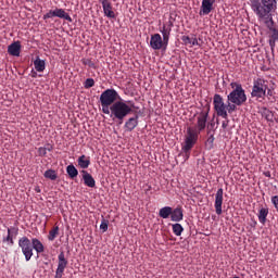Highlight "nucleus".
<instances>
[{
    "mask_svg": "<svg viewBox=\"0 0 278 278\" xmlns=\"http://www.w3.org/2000/svg\"><path fill=\"white\" fill-rule=\"evenodd\" d=\"M98 1H100V3H102V7H103V2L104 1H110V0H98Z\"/></svg>",
    "mask_w": 278,
    "mask_h": 278,
    "instance_id": "obj_43",
    "label": "nucleus"
},
{
    "mask_svg": "<svg viewBox=\"0 0 278 278\" xmlns=\"http://www.w3.org/2000/svg\"><path fill=\"white\" fill-rule=\"evenodd\" d=\"M257 216H258V222L262 225H266V218L268 217V207H261Z\"/></svg>",
    "mask_w": 278,
    "mask_h": 278,
    "instance_id": "obj_24",
    "label": "nucleus"
},
{
    "mask_svg": "<svg viewBox=\"0 0 278 278\" xmlns=\"http://www.w3.org/2000/svg\"><path fill=\"white\" fill-rule=\"evenodd\" d=\"M277 8V0H253L252 10L258 17V21L264 23L269 29V47L274 52L276 43L278 42V29L275 28V22L273 21V10Z\"/></svg>",
    "mask_w": 278,
    "mask_h": 278,
    "instance_id": "obj_1",
    "label": "nucleus"
},
{
    "mask_svg": "<svg viewBox=\"0 0 278 278\" xmlns=\"http://www.w3.org/2000/svg\"><path fill=\"white\" fill-rule=\"evenodd\" d=\"M147 190H151V186H148V189Z\"/></svg>",
    "mask_w": 278,
    "mask_h": 278,
    "instance_id": "obj_47",
    "label": "nucleus"
},
{
    "mask_svg": "<svg viewBox=\"0 0 278 278\" xmlns=\"http://www.w3.org/2000/svg\"><path fill=\"white\" fill-rule=\"evenodd\" d=\"M109 112L113 121H117L118 125H123V121H125V118L131 114L132 110L127 103L116 101L110 106Z\"/></svg>",
    "mask_w": 278,
    "mask_h": 278,
    "instance_id": "obj_3",
    "label": "nucleus"
},
{
    "mask_svg": "<svg viewBox=\"0 0 278 278\" xmlns=\"http://www.w3.org/2000/svg\"><path fill=\"white\" fill-rule=\"evenodd\" d=\"M31 244H33V251L36 250V253L38 254L45 253V244H42L41 241H39L36 238H33Z\"/></svg>",
    "mask_w": 278,
    "mask_h": 278,
    "instance_id": "obj_22",
    "label": "nucleus"
},
{
    "mask_svg": "<svg viewBox=\"0 0 278 278\" xmlns=\"http://www.w3.org/2000/svg\"><path fill=\"white\" fill-rule=\"evenodd\" d=\"M66 173L70 177V179H75L77 175H79V170H77V167L75 165L71 164L66 167Z\"/></svg>",
    "mask_w": 278,
    "mask_h": 278,
    "instance_id": "obj_26",
    "label": "nucleus"
},
{
    "mask_svg": "<svg viewBox=\"0 0 278 278\" xmlns=\"http://www.w3.org/2000/svg\"><path fill=\"white\" fill-rule=\"evenodd\" d=\"M170 31H173V22H168L167 26L163 25V29L161 30L165 47H168V40L170 38Z\"/></svg>",
    "mask_w": 278,
    "mask_h": 278,
    "instance_id": "obj_14",
    "label": "nucleus"
},
{
    "mask_svg": "<svg viewBox=\"0 0 278 278\" xmlns=\"http://www.w3.org/2000/svg\"><path fill=\"white\" fill-rule=\"evenodd\" d=\"M60 236V227L59 226H54L48 235V240L50 242H53V240H55L58 237Z\"/></svg>",
    "mask_w": 278,
    "mask_h": 278,
    "instance_id": "obj_27",
    "label": "nucleus"
},
{
    "mask_svg": "<svg viewBox=\"0 0 278 278\" xmlns=\"http://www.w3.org/2000/svg\"><path fill=\"white\" fill-rule=\"evenodd\" d=\"M35 191L38 192V193H40V192H41L40 187H36V188H35Z\"/></svg>",
    "mask_w": 278,
    "mask_h": 278,
    "instance_id": "obj_41",
    "label": "nucleus"
},
{
    "mask_svg": "<svg viewBox=\"0 0 278 278\" xmlns=\"http://www.w3.org/2000/svg\"><path fill=\"white\" fill-rule=\"evenodd\" d=\"M210 113L207 111H202L199 116L197 124L193 126L187 127V132L185 135V140L181 143V152L185 157V161L190 160V153L194 149V144L199 142V134L205 129L207 126V117Z\"/></svg>",
    "mask_w": 278,
    "mask_h": 278,
    "instance_id": "obj_2",
    "label": "nucleus"
},
{
    "mask_svg": "<svg viewBox=\"0 0 278 278\" xmlns=\"http://www.w3.org/2000/svg\"><path fill=\"white\" fill-rule=\"evenodd\" d=\"M102 8H103L104 16H106L108 18H116V13H114V8L112 7V2L104 1Z\"/></svg>",
    "mask_w": 278,
    "mask_h": 278,
    "instance_id": "obj_16",
    "label": "nucleus"
},
{
    "mask_svg": "<svg viewBox=\"0 0 278 278\" xmlns=\"http://www.w3.org/2000/svg\"><path fill=\"white\" fill-rule=\"evenodd\" d=\"M34 66L37 73H43L45 68H47V63L45 62V60H41L40 56H37L34 61Z\"/></svg>",
    "mask_w": 278,
    "mask_h": 278,
    "instance_id": "obj_20",
    "label": "nucleus"
},
{
    "mask_svg": "<svg viewBox=\"0 0 278 278\" xmlns=\"http://www.w3.org/2000/svg\"><path fill=\"white\" fill-rule=\"evenodd\" d=\"M271 203H273L276 212H278V195H273L271 197Z\"/></svg>",
    "mask_w": 278,
    "mask_h": 278,
    "instance_id": "obj_38",
    "label": "nucleus"
},
{
    "mask_svg": "<svg viewBox=\"0 0 278 278\" xmlns=\"http://www.w3.org/2000/svg\"><path fill=\"white\" fill-rule=\"evenodd\" d=\"M12 233H15V236H16V233H18V229H16V228H9L8 229V236L3 240L4 242H10L11 245L14 244V239L12 238Z\"/></svg>",
    "mask_w": 278,
    "mask_h": 278,
    "instance_id": "obj_28",
    "label": "nucleus"
},
{
    "mask_svg": "<svg viewBox=\"0 0 278 278\" xmlns=\"http://www.w3.org/2000/svg\"><path fill=\"white\" fill-rule=\"evenodd\" d=\"M252 225H253V227H255V225H257V222H254Z\"/></svg>",
    "mask_w": 278,
    "mask_h": 278,
    "instance_id": "obj_46",
    "label": "nucleus"
},
{
    "mask_svg": "<svg viewBox=\"0 0 278 278\" xmlns=\"http://www.w3.org/2000/svg\"><path fill=\"white\" fill-rule=\"evenodd\" d=\"M118 92L114 89H106L100 96V103L103 114H110V108L118 101Z\"/></svg>",
    "mask_w": 278,
    "mask_h": 278,
    "instance_id": "obj_6",
    "label": "nucleus"
},
{
    "mask_svg": "<svg viewBox=\"0 0 278 278\" xmlns=\"http://www.w3.org/2000/svg\"><path fill=\"white\" fill-rule=\"evenodd\" d=\"M150 47L151 49H154V51H160L163 47L166 49V43L164 42V39H162V35H152L150 39Z\"/></svg>",
    "mask_w": 278,
    "mask_h": 278,
    "instance_id": "obj_10",
    "label": "nucleus"
},
{
    "mask_svg": "<svg viewBox=\"0 0 278 278\" xmlns=\"http://www.w3.org/2000/svg\"><path fill=\"white\" fill-rule=\"evenodd\" d=\"M53 16H55V11L50 10L48 13L43 15V21H47V18H53Z\"/></svg>",
    "mask_w": 278,
    "mask_h": 278,
    "instance_id": "obj_36",
    "label": "nucleus"
},
{
    "mask_svg": "<svg viewBox=\"0 0 278 278\" xmlns=\"http://www.w3.org/2000/svg\"><path fill=\"white\" fill-rule=\"evenodd\" d=\"M223 188H219L215 194V212L217 216H220V214H223Z\"/></svg>",
    "mask_w": 278,
    "mask_h": 278,
    "instance_id": "obj_12",
    "label": "nucleus"
},
{
    "mask_svg": "<svg viewBox=\"0 0 278 278\" xmlns=\"http://www.w3.org/2000/svg\"><path fill=\"white\" fill-rule=\"evenodd\" d=\"M213 105L217 116L222 118H229V113H227V104H225V100L222 94L216 93L213 97Z\"/></svg>",
    "mask_w": 278,
    "mask_h": 278,
    "instance_id": "obj_7",
    "label": "nucleus"
},
{
    "mask_svg": "<svg viewBox=\"0 0 278 278\" xmlns=\"http://www.w3.org/2000/svg\"><path fill=\"white\" fill-rule=\"evenodd\" d=\"M229 127V117L225 118V121L222 123V128L227 129Z\"/></svg>",
    "mask_w": 278,
    "mask_h": 278,
    "instance_id": "obj_39",
    "label": "nucleus"
},
{
    "mask_svg": "<svg viewBox=\"0 0 278 278\" xmlns=\"http://www.w3.org/2000/svg\"><path fill=\"white\" fill-rule=\"evenodd\" d=\"M172 229L175 236H181V233H184V226H181V224H173Z\"/></svg>",
    "mask_w": 278,
    "mask_h": 278,
    "instance_id": "obj_32",
    "label": "nucleus"
},
{
    "mask_svg": "<svg viewBox=\"0 0 278 278\" xmlns=\"http://www.w3.org/2000/svg\"><path fill=\"white\" fill-rule=\"evenodd\" d=\"M172 214H173V207L170 206L162 207L159 211V216L161 218H168L169 216H172Z\"/></svg>",
    "mask_w": 278,
    "mask_h": 278,
    "instance_id": "obj_25",
    "label": "nucleus"
},
{
    "mask_svg": "<svg viewBox=\"0 0 278 278\" xmlns=\"http://www.w3.org/2000/svg\"><path fill=\"white\" fill-rule=\"evenodd\" d=\"M231 91L227 96V101L237 105H244L247 103V91L242 88V84L232 81L230 83Z\"/></svg>",
    "mask_w": 278,
    "mask_h": 278,
    "instance_id": "obj_4",
    "label": "nucleus"
},
{
    "mask_svg": "<svg viewBox=\"0 0 278 278\" xmlns=\"http://www.w3.org/2000/svg\"><path fill=\"white\" fill-rule=\"evenodd\" d=\"M126 131H134L138 127V115L128 118L124 125Z\"/></svg>",
    "mask_w": 278,
    "mask_h": 278,
    "instance_id": "obj_18",
    "label": "nucleus"
},
{
    "mask_svg": "<svg viewBox=\"0 0 278 278\" xmlns=\"http://www.w3.org/2000/svg\"><path fill=\"white\" fill-rule=\"evenodd\" d=\"M45 155H47V148H45V147L38 148V156L45 157Z\"/></svg>",
    "mask_w": 278,
    "mask_h": 278,
    "instance_id": "obj_37",
    "label": "nucleus"
},
{
    "mask_svg": "<svg viewBox=\"0 0 278 278\" xmlns=\"http://www.w3.org/2000/svg\"><path fill=\"white\" fill-rule=\"evenodd\" d=\"M43 177H46V179H51V181H55V179H58V173L54 169H48L45 172Z\"/></svg>",
    "mask_w": 278,
    "mask_h": 278,
    "instance_id": "obj_31",
    "label": "nucleus"
},
{
    "mask_svg": "<svg viewBox=\"0 0 278 278\" xmlns=\"http://www.w3.org/2000/svg\"><path fill=\"white\" fill-rule=\"evenodd\" d=\"M207 139L205 141V147L208 148V149H214V132H212V130H208L207 131Z\"/></svg>",
    "mask_w": 278,
    "mask_h": 278,
    "instance_id": "obj_29",
    "label": "nucleus"
},
{
    "mask_svg": "<svg viewBox=\"0 0 278 278\" xmlns=\"http://www.w3.org/2000/svg\"><path fill=\"white\" fill-rule=\"evenodd\" d=\"M181 40L184 45H187L189 47H201V43H199V40L194 36H182Z\"/></svg>",
    "mask_w": 278,
    "mask_h": 278,
    "instance_id": "obj_19",
    "label": "nucleus"
},
{
    "mask_svg": "<svg viewBox=\"0 0 278 278\" xmlns=\"http://www.w3.org/2000/svg\"><path fill=\"white\" fill-rule=\"evenodd\" d=\"M8 53L9 55H13L15 58H18L21 55V41H14L8 47Z\"/></svg>",
    "mask_w": 278,
    "mask_h": 278,
    "instance_id": "obj_17",
    "label": "nucleus"
},
{
    "mask_svg": "<svg viewBox=\"0 0 278 278\" xmlns=\"http://www.w3.org/2000/svg\"><path fill=\"white\" fill-rule=\"evenodd\" d=\"M54 16L58 18H64L65 21H68V23H73V18L71 15H68V13H66V11H64V9H55Z\"/></svg>",
    "mask_w": 278,
    "mask_h": 278,
    "instance_id": "obj_21",
    "label": "nucleus"
},
{
    "mask_svg": "<svg viewBox=\"0 0 278 278\" xmlns=\"http://www.w3.org/2000/svg\"><path fill=\"white\" fill-rule=\"evenodd\" d=\"M47 151H53V147L47 148Z\"/></svg>",
    "mask_w": 278,
    "mask_h": 278,
    "instance_id": "obj_44",
    "label": "nucleus"
},
{
    "mask_svg": "<svg viewBox=\"0 0 278 278\" xmlns=\"http://www.w3.org/2000/svg\"><path fill=\"white\" fill-rule=\"evenodd\" d=\"M58 260H59V263H58V268L55 270L54 278H62L64 277V270H66V266H68V260H66L64 252H61L59 254Z\"/></svg>",
    "mask_w": 278,
    "mask_h": 278,
    "instance_id": "obj_9",
    "label": "nucleus"
},
{
    "mask_svg": "<svg viewBox=\"0 0 278 278\" xmlns=\"http://www.w3.org/2000/svg\"><path fill=\"white\" fill-rule=\"evenodd\" d=\"M266 177H270V172L265 173Z\"/></svg>",
    "mask_w": 278,
    "mask_h": 278,
    "instance_id": "obj_42",
    "label": "nucleus"
},
{
    "mask_svg": "<svg viewBox=\"0 0 278 278\" xmlns=\"http://www.w3.org/2000/svg\"><path fill=\"white\" fill-rule=\"evenodd\" d=\"M77 162L79 167L86 169L88 168V166H90V156H86L83 154L78 157Z\"/></svg>",
    "mask_w": 278,
    "mask_h": 278,
    "instance_id": "obj_23",
    "label": "nucleus"
},
{
    "mask_svg": "<svg viewBox=\"0 0 278 278\" xmlns=\"http://www.w3.org/2000/svg\"><path fill=\"white\" fill-rule=\"evenodd\" d=\"M94 86V79L93 78H87L84 83V87L86 88V90L93 88Z\"/></svg>",
    "mask_w": 278,
    "mask_h": 278,
    "instance_id": "obj_34",
    "label": "nucleus"
},
{
    "mask_svg": "<svg viewBox=\"0 0 278 278\" xmlns=\"http://www.w3.org/2000/svg\"><path fill=\"white\" fill-rule=\"evenodd\" d=\"M83 181L87 186V188H97V181L92 174L88 173V170L83 169Z\"/></svg>",
    "mask_w": 278,
    "mask_h": 278,
    "instance_id": "obj_13",
    "label": "nucleus"
},
{
    "mask_svg": "<svg viewBox=\"0 0 278 278\" xmlns=\"http://www.w3.org/2000/svg\"><path fill=\"white\" fill-rule=\"evenodd\" d=\"M83 64H85V66H89V68H96L93 61L90 59H84Z\"/></svg>",
    "mask_w": 278,
    "mask_h": 278,
    "instance_id": "obj_35",
    "label": "nucleus"
},
{
    "mask_svg": "<svg viewBox=\"0 0 278 278\" xmlns=\"http://www.w3.org/2000/svg\"><path fill=\"white\" fill-rule=\"evenodd\" d=\"M214 3H216V0H202V5L200 9V16H207L212 10H214Z\"/></svg>",
    "mask_w": 278,
    "mask_h": 278,
    "instance_id": "obj_11",
    "label": "nucleus"
},
{
    "mask_svg": "<svg viewBox=\"0 0 278 278\" xmlns=\"http://www.w3.org/2000/svg\"><path fill=\"white\" fill-rule=\"evenodd\" d=\"M170 220L174 223H181V220H184V208H181V206L174 210L172 208Z\"/></svg>",
    "mask_w": 278,
    "mask_h": 278,
    "instance_id": "obj_15",
    "label": "nucleus"
},
{
    "mask_svg": "<svg viewBox=\"0 0 278 278\" xmlns=\"http://www.w3.org/2000/svg\"><path fill=\"white\" fill-rule=\"evenodd\" d=\"M241 105H238L236 103H232L230 101L227 100V104H226V112L228 114H233V112H236L238 110V108H240Z\"/></svg>",
    "mask_w": 278,
    "mask_h": 278,
    "instance_id": "obj_30",
    "label": "nucleus"
},
{
    "mask_svg": "<svg viewBox=\"0 0 278 278\" xmlns=\"http://www.w3.org/2000/svg\"><path fill=\"white\" fill-rule=\"evenodd\" d=\"M38 73L34 72L33 77H37Z\"/></svg>",
    "mask_w": 278,
    "mask_h": 278,
    "instance_id": "obj_45",
    "label": "nucleus"
},
{
    "mask_svg": "<svg viewBox=\"0 0 278 278\" xmlns=\"http://www.w3.org/2000/svg\"><path fill=\"white\" fill-rule=\"evenodd\" d=\"M266 97H273V89H269V87H267Z\"/></svg>",
    "mask_w": 278,
    "mask_h": 278,
    "instance_id": "obj_40",
    "label": "nucleus"
},
{
    "mask_svg": "<svg viewBox=\"0 0 278 278\" xmlns=\"http://www.w3.org/2000/svg\"><path fill=\"white\" fill-rule=\"evenodd\" d=\"M109 225H110V220L102 218V222L100 225V229H101L102 233H105V231H108Z\"/></svg>",
    "mask_w": 278,
    "mask_h": 278,
    "instance_id": "obj_33",
    "label": "nucleus"
},
{
    "mask_svg": "<svg viewBox=\"0 0 278 278\" xmlns=\"http://www.w3.org/2000/svg\"><path fill=\"white\" fill-rule=\"evenodd\" d=\"M18 247L22 249V253L26 260V262H29L31 257H34V247L31 243V240L27 237H22L18 240Z\"/></svg>",
    "mask_w": 278,
    "mask_h": 278,
    "instance_id": "obj_8",
    "label": "nucleus"
},
{
    "mask_svg": "<svg viewBox=\"0 0 278 278\" xmlns=\"http://www.w3.org/2000/svg\"><path fill=\"white\" fill-rule=\"evenodd\" d=\"M269 81L264 78H255L253 80L251 97L260 103L266 99V91L268 90Z\"/></svg>",
    "mask_w": 278,
    "mask_h": 278,
    "instance_id": "obj_5",
    "label": "nucleus"
}]
</instances>
